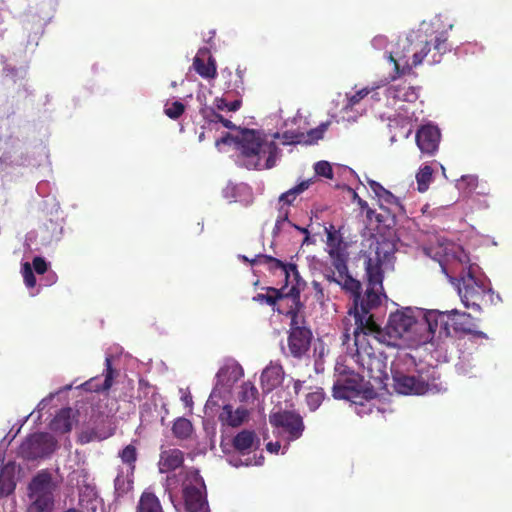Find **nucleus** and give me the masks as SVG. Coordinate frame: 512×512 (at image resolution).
I'll use <instances>...</instances> for the list:
<instances>
[{
	"mask_svg": "<svg viewBox=\"0 0 512 512\" xmlns=\"http://www.w3.org/2000/svg\"><path fill=\"white\" fill-rule=\"evenodd\" d=\"M241 104V99H235L232 102H228L225 98L217 97L214 100V105L217 110L236 111L239 110Z\"/></svg>",
	"mask_w": 512,
	"mask_h": 512,
	"instance_id": "obj_42",
	"label": "nucleus"
},
{
	"mask_svg": "<svg viewBox=\"0 0 512 512\" xmlns=\"http://www.w3.org/2000/svg\"><path fill=\"white\" fill-rule=\"evenodd\" d=\"M183 500L186 512H210L206 485L198 470L186 472L183 482Z\"/></svg>",
	"mask_w": 512,
	"mask_h": 512,
	"instance_id": "obj_10",
	"label": "nucleus"
},
{
	"mask_svg": "<svg viewBox=\"0 0 512 512\" xmlns=\"http://www.w3.org/2000/svg\"><path fill=\"white\" fill-rule=\"evenodd\" d=\"M441 133L437 126H420L416 132V144L423 155L434 156L439 149Z\"/></svg>",
	"mask_w": 512,
	"mask_h": 512,
	"instance_id": "obj_15",
	"label": "nucleus"
},
{
	"mask_svg": "<svg viewBox=\"0 0 512 512\" xmlns=\"http://www.w3.org/2000/svg\"><path fill=\"white\" fill-rule=\"evenodd\" d=\"M257 387L251 381L244 382L241 386L240 401L250 402L255 401L258 396Z\"/></svg>",
	"mask_w": 512,
	"mask_h": 512,
	"instance_id": "obj_41",
	"label": "nucleus"
},
{
	"mask_svg": "<svg viewBox=\"0 0 512 512\" xmlns=\"http://www.w3.org/2000/svg\"><path fill=\"white\" fill-rule=\"evenodd\" d=\"M354 198H357L358 203L361 206V208L366 209V212H367V210L369 208V204L365 200H362V198L358 197L356 192H354Z\"/></svg>",
	"mask_w": 512,
	"mask_h": 512,
	"instance_id": "obj_56",
	"label": "nucleus"
},
{
	"mask_svg": "<svg viewBox=\"0 0 512 512\" xmlns=\"http://www.w3.org/2000/svg\"><path fill=\"white\" fill-rule=\"evenodd\" d=\"M183 402H185L187 405L193 404L192 397L191 396H184L183 397Z\"/></svg>",
	"mask_w": 512,
	"mask_h": 512,
	"instance_id": "obj_59",
	"label": "nucleus"
},
{
	"mask_svg": "<svg viewBox=\"0 0 512 512\" xmlns=\"http://www.w3.org/2000/svg\"><path fill=\"white\" fill-rule=\"evenodd\" d=\"M389 93L396 100L410 101V103L418 98L416 88L406 84L390 87Z\"/></svg>",
	"mask_w": 512,
	"mask_h": 512,
	"instance_id": "obj_30",
	"label": "nucleus"
},
{
	"mask_svg": "<svg viewBox=\"0 0 512 512\" xmlns=\"http://www.w3.org/2000/svg\"><path fill=\"white\" fill-rule=\"evenodd\" d=\"M292 305H293V300L292 299H285L282 302V309L290 310Z\"/></svg>",
	"mask_w": 512,
	"mask_h": 512,
	"instance_id": "obj_58",
	"label": "nucleus"
},
{
	"mask_svg": "<svg viewBox=\"0 0 512 512\" xmlns=\"http://www.w3.org/2000/svg\"><path fill=\"white\" fill-rule=\"evenodd\" d=\"M433 179V169L431 166L425 165L416 173V183L418 191L425 192Z\"/></svg>",
	"mask_w": 512,
	"mask_h": 512,
	"instance_id": "obj_36",
	"label": "nucleus"
},
{
	"mask_svg": "<svg viewBox=\"0 0 512 512\" xmlns=\"http://www.w3.org/2000/svg\"><path fill=\"white\" fill-rule=\"evenodd\" d=\"M325 398V392L321 387H317L315 391L309 392L306 395V404L311 411L319 408Z\"/></svg>",
	"mask_w": 512,
	"mask_h": 512,
	"instance_id": "obj_38",
	"label": "nucleus"
},
{
	"mask_svg": "<svg viewBox=\"0 0 512 512\" xmlns=\"http://www.w3.org/2000/svg\"><path fill=\"white\" fill-rule=\"evenodd\" d=\"M249 410L243 407L233 409L231 404H225L218 416L223 425L230 427L241 426L242 423L248 420Z\"/></svg>",
	"mask_w": 512,
	"mask_h": 512,
	"instance_id": "obj_21",
	"label": "nucleus"
},
{
	"mask_svg": "<svg viewBox=\"0 0 512 512\" xmlns=\"http://www.w3.org/2000/svg\"><path fill=\"white\" fill-rule=\"evenodd\" d=\"M208 120L210 122H221L222 125L226 128H229V129H235L236 128V125H234L233 122H231V120H228V119H225L224 116H222L221 114H219V112L215 111V110H211V112L209 113V115L207 116Z\"/></svg>",
	"mask_w": 512,
	"mask_h": 512,
	"instance_id": "obj_46",
	"label": "nucleus"
},
{
	"mask_svg": "<svg viewBox=\"0 0 512 512\" xmlns=\"http://www.w3.org/2000/svg\"><path fill=\"white\" fill-rule=\"evenodd\" d=\"M174 436L179 439H187L193 432V425L189 419L178 418L172 427Z\"/></svg>",
	"mask_w": 512,
	"mask_h": 512,
	"instance_id": "obj_35",
	"label": "nucleus"
},
{
	"mask_svg": "<svg viewBox=\"0 0 512 512\" xmlns=\"http://www.w3.org/2000/svg\"><path fill=\"white\" fill-rule=\"evenodd\" d=\"M365 270L370 287L383 289V268L382 261L375 258H368L365 260Z\"/></svg>",
	"mask_w": 512,
	"mask_h": 512,
	"instance_id": "obj_24",
	"label": "nucleus"
},
{
	"mask_svg": "<svg viewBox=\"0 0 512 512\" xmlns=\"http://www.w3.org/2000/svg\"><path fill=\"white\" fill-rule=\"evenodd\" d=\"M284 370L281 364L270 363L261 374V385L267 392L273 391L274 388L281 385L283 382Z\"/></svg>",
	"mask_w": 512,
	"mask_h": 512,
	"instance_id": "obj_22",
	"label": "nucleus"
},
{
	"mask_svg": "<svg viewBox=\"0 0 512 512\" xmlns=\"http://www.w3.org/2000/svg\"><path fill=\"white\" fill-rule=\"evenodd\" d=\"M22 276L25 282L26 287L34 288L37 284V278L34 275L32 265L29 263H24L22 265Z\"/></svg>",
	"mask_w": 512,
	"mask_h": 512,
	"instance_id": "obj_43",
	"label": "nucleus"
},
{
	"mask_svg": "<svg viewBox=\"0 0 512 512\" xmlns=\"http://www.w3.org/2000/svg\"><path fill=\"white\" fill-rule=\"evenodd\" d=\"M396 250V243L390 238L380 237L377 240L376 245V258L380 261L388 260L391 255L394 254Z\"/></svg>",
	"mask_w": 512,
	"mask_h": 512,
	"instance_id": "obj_31",
	"label": "nucleus"
},
{
	"mask_svg": "<svg viewBox=\"0 0 512 512\" xmlns=\"http://www.w3.org/2000/svg\"><path fill=\"white\" fill-rule=\"evenodd\" d=\"M185 111L184 103L179 102V100H174V102H167L164 105V113L166 116L171 118L172 120H178L180 116L183 115Z\"/></svg>",
	"mask_w": 512,
	"mask_h": 512,
	"instance_id": "obj_39",
	"label": "nucleus"
},
{
	"mask_svg": "<svg viewBox=\"0 0 512 512\" xmlns=\"http://www.w3.org/2000/svg\"><path fill=\"white\" fill-rule=\"evenodd\" d=\"M193 67L198 75L203 78H215L217 76V64L213 57H209L205 63L204 59L197 56L193 59Z\"/></svg>",
	"mask_w": 512,
	"mask_h": 512,
	"instance_id": "obj_28",
	"label": "nucleus"
},
{
	"mask_svg": "<svg viewBox=\"0 0 512 512\" xmlns=\"http://www.w3.org/2000/svg\"><path fill=\"white\" fill-rule=\"evenodd\" d=\"M368 185H369L370 189L373 191V193L375 194V196L379 199V197L381 196V194L383 192L384 186H382V184L376 182V180H368Z\"/></svg>",
	"mask_w": 512,
	"mask_h": 512,
	"instance_id": "obj_50",
	"label": "nucleus"
},
{
	"mask_svg": "<svg viewBox=\"0 0 512 512\" xmlns=\"http://www.w3.org/2000/svg\"><path fill=\"white\" fill-rule=\"evenodd\" d=\"M311 286L314 289V291L316 292V299L317 300L324 299L325 294H324V290H323L320 282L312 281Z\"/></svg>",
	"mask_w": 512,
	"mask_h": 512,
	"instance_id": "obj_54",
	"label": "nucleus"
},
{
	"mask_svg": "<svg viewBox=\"0 0 512 512\" xmlns=\"http://www.w3.org/2000/svg\"><path fill=\"white\" fill-rule=\"evenodd\" d=\"M293 289H299L297 286H292L289 292L284 293L283 288L278 289L274 287L265 288L266 293H259L254 295L253 300L257 302H265L266 304L273 307L277 311V307H282V302L285 299L293 300Z\"/></svg>",
	"mask_w": 512,
	"mask_h": 512,
	"instance_id": "obj_18",
	"label": "nucleus"
},
{
	"mask_svg": "<svg viewBox=\"0 0 512 512\" xmlns=\"http://www.w3.org/2000/svg\"><path fill=\"white\" fill-rule=\"evenodd\" d=\"M379 205H385L386 207L396 209L400 214H405V208L400 199L393 194V192L383 189L381 196L378 199Z\"/></svg>",
	"mask_w": 512,
	"mask_h": 512,
	"instance_id": "obj_34",
	"label": "nucleus"
},
{
	"mask_svg": "<svg viewBox=\"0 0 512 512\" xmlns=\"http://www.w3.org/2000/svg\"><path fill=\"white\" fill-rule=\"evenodd\" d=\"M302 387H303V381H301V380H295L294 381L293 389H294L296 394H298L302 390Z\"/></svg>",
	"mask_w": 512,
	"mask_h": 512,
	"instance_id": "obj_57",
	"label": "nucleus"
},
{
	"mask_svg": "<svg viewBox=\"0 0 512 512\" xmlns=\"http://www.w3.org/2000/svg\"><path fill=\"white\" fill-rule=\"evenodd\" d=\"M382 293L383 289L370 286L366 289L363 297L361 287L358 293H351L354 297V306L349 309V315L354 317V329L350 333V328L346 327L342 335L344 345L349 343L351 335H353L357 361L367 370L369 376L375 379L380 377L375 374V371L382 373L383 362L370 341V337L373 340L376 339L380 328L379 324L374 321L371 310L381 305Z\"/></svg>",
	"mask_w": 512,
	"mask_h": 512,
	"instance_id": "obj_1",
	"label": "nucleus"
},
{
	"mask_svg": "<svg viewBox=\"0 0 512 512\" xmlns=\"http://www.w3.org/2000/svg\"><path fill=\"white\" fill-rule=\"evenodd\" d=\"M260 439L255 431L242 430L235 434L232 439L233 448L240 454H250L253 449L258 448Z\"/></svg>",
	"mask_w": 512,
	"mask_h": 512,
	"instance_id": "obj_20",
	"label": "nucleus"
},
{
	"mask_svg": "<svg viewBox=\"0 0 512 512\" xmlns=\"http://www.w3.org/2000/svg\"><path fill=\"white\" fill-rule=\"evenodd\" d=\"M104 380L101 381L99 376H94L88 381L83 383V388L90 392H104L111 389L113 380L118 375V372L113 367L112 355H107L105 358V369L103 371Z\"/></svg>",
	"mask_w": 512,
	"mask_h": 512,
	"instance_id": "obj_16",
	"label": "nucleus"
},
{
	"mask_svg": "<svg viewBox=\"0 0 512 512\" xmlns=\"http://www.w3.org/2000/svg\"><path fill=\"white\" fill-rule=\"evenodd\" d=\"M463 185H466L470 190H473L478 186V178L474 176H463L458 180V188L461 189Z\"/></svg>",
	"mask_w": 512,
	"mask_h": 512,
	"instance_id": "obj_49",
	"label": "nucleus"
},
{
	"mask_svg": "<svg viewBox=\"0 0 512 512\" xmlns=\"http://www.w3.org/2000/svg\"><path fill=\"white\" fill-rule=\"evenodd\" d=\"M31 267L38 275H43L47 271L48 266L44 258L35 257Z\"/></svg>",
	"mask_w": 512,
	"mask_h": 512,
	"instance_id": "obj_48",
	"label": "nucleus"
},
{
	"mask_svg": "<svg viewBox=\"0 0 512 512\" xmlns=\"http://www.w3.org/2000/svg\"><path fill=\"white\" fill-rule=\"evenodd\" d=\"M370 90L369 88H362L361 90L355 92L354 94H352L351 96L348 97V105L350 107H353L357 104H359V102L364 99L365 97L368 96Z\"/></svg>",
	"mask_w": 512,
	"mask_h": 512,
	"instance_id": "obj_47",
	"label": "nucleus"
},
{
	"mask_svg": "<svg viewBox=\"0 0 512 512\" xmlns=\"http://www.w3.org/2000/svg\"><path fill=\"white\" fill-rule=\"evenodd\" d=\"M57 488L58 484L54 481L50 471L40 470L37 472L27 486L30 503L26 512H53Z\"/></svg>",
	"mask_w": 512,
	"mask_h": 512,
	"instance_id": "obj_8",
	"label": "nucleus"
},
{
	"mask_svg": "<svg viewBox=\"0 0 512 512\" xmlns=\"http://www.w3.org/2000/svg\"><path fill=\"white\" fill-rule=\"evenodd\" d=\"M221 74L227 79L225 85L229 91H234L237 94L244 91V77L241 70H236L235 73H232L231 70L225 69L222 70Z\"/></svg>",
	"mask_w": 512,
	"mask_h": 512,
	"instance_id": "obj_29",
	"label": "nucleus"
},
{
	"mask_svg": "<svg viewBox=\"0 0 512 512\" xmlns=\"http://www.w3.org/2000/svg\"><path fill=\"white\" fill-rule=\"evenodd\" d=\"M426 321L428 323L429 332L435 334L438 330L439 337H448L451 335L449 321H451L455 334L486 337L485 333L478 330L477 323L468 312H460L458 310L446 312L431 311L427 314Z\"/></svg>",
	"mask_w": 512,
	"mask_h": 512,
	"instance_id": "obj_7",
	"label": "nucleus"
},
{
	"mask_svg": "<svg viewBox=\"0 0 512 512\" xmlns=\"http://www.w3.org/2000/svg\"><path fill=\"white\" fill-rule=\"evenodd\" d=\"M232 141H234L236 143V137H232V135L230 133H226L225 136L219 138V139H216V146L219 147L221 146L222 144H231Z\"/></svg>",
	"mask_w": 512,
	"mask_h": 512,
	"instance_id": "obj_53",
	"label": "nucleus"
},
{
	"mask_svg": "<svg viewBox=\"0 0 512 512\" xmlns=\"http://www.w3.org/2000/svg\"><path fill=\"white\" fill-rule=\"evenodd\" d=\"M253 262H259V264L267 265L269 270H281L286 277H289V271H296L297 266L294 264H285L282 260L271 257V255L260 254L253 260Z\"/></svg>",
	"mask_w": 512,
	"mask_h": 512,
	"instance_id": "obj_27",
	"label": "nucleus"
},
{
	"mask_svg": "<svg viewBox=\"0 0 512 512\" xmlns=\"http://www.w3.org/2000/svg\"><path fill=\"white\" fill-rule=\"evenodd\" d=\"M75 420L74 410L70 407L62 408L50 424V429L58 433L70 432Z\"/></svg>",
	"mask_w": 512,
	"mask_h": 512,
	"instance_id": "obj_23",
	"label": "nucleus"
},
{
	"mask_svg": "<svg viewBox=\"0 0 512 512\" xmlns=\"http://www.w3.org/2000/svg\"><path fill=\"white\" fill-rule=\"evenodd\" d=\"M444 275L456 284L458 295L467 309L480 312L483 307L495 305L501 300L495 294L483 275L477 273V268L469 264V257L464 250L459 249L444 261L439 262Z\"/></svg>",
	"mask_w": 512,
	"mask_h": 512,
	"instance_id": "obj_2",
	"label": "nucleus"
},
{
	"mask_svg": "<svg viewBox=\"0 0 512 512\" xmlns=\"http://www.w3.org/2000/svg\"><path fill=\"white\" fill-rule=\"evenodd\" d=\"M397 214H400L397 209L386 206H379V212L374 211L372 208L367 210L368 220L371 223L373 219L375 220L379 232L392 230L397 224Z\"/></svg>",
	"mask_w": 512,
	"mask_h": 512,
	"instance_id": "obj_17",
	"label": "nucleus"
},
{
	"mask_svg": "<svg viewBox=\"0 0 512 512\" xmlns=\"http://www.w3.org/2000/svg\"><path fill=\"white\" fill-rule=\"evenodd\" d=\"M439 379V376H435L434 369L431 374L429 372L418 375L397 373L393 375V386L395 391L401 394H425L440 391Z\"/></svg>",
	"mask_w": 512,
	"mask_h": 512,
	"instance_id": "obj_11",
	"label": "nucleus"
},
{
	"mask_svg": "<svg viewBox=\"0 0 512 512\" xmlns=\"http://www.w3.org/2000/svg\"><path fill=\"white\" fill-rule=\"evenodd\" d=\"M331 264L334 270L340 274L341 288L349 293H358L361 283L352 277L348 269L349 255L342 241H338L337 247L329 249Z\"/></svg>",
	"mask_w": 512,
	"mask_h": 512,
	"instance_id": "obj_13",
	"label": "nucleus"
},
{
	"mask_svg": "<svg viewBox=\"0 0 512 512\" xmlns=\"http://www.w3.org/2000/svg\"><path fill=\"white\" fill-rule=\"evenodd\" d=\"M136 512H164L160 499L151 490H145L139 498Z\"/></svg>",
	"mask_w": 512,
	"mask_h": 512,
	"instance_id": "obj_26",
	"label": "nucleus"
},
{
	"mask_svg": "<svg viewBox=\"0 0 512 512\" xmlns=\"http://www.w3.org/2000/svg\"><path fill=\"white\" fill-rule=\"evenodd\" d=\"M15 468L12 462H8L0 471V497L12 494L16 488L14 478Z\"/></svg>",
	"mask_w": 512,
	"mask_h": 512,
	"instance_id": "obj_25",
	"label": "nucleus"
},
{
	"mask_svg": "<svg viewBox=\"0 0 512 512\" xmlns=\"http://www.w3.org/2000/svg\"><path fill=\"white\" fill-rule=\"evenodd\" d=\"M236 144L244 157L247 166L255 169H269L276 164L280 150L273 140H267L261 133L255 130L244 128L236 137Z\"/></svg>",
	"mask_w": 512,
	"mask_h": 512,
	"instance_id": "obj_5",
	"label": "nucleus"
},
{
	"mask_svg": "<svg viewBox=\"0 0 512 512\" xmlns=\"http://www.w3.org/2000/svg\"><path fill=\"white\" fill-rule=\"evenodd\" d=\"M449 51L447 35L442 31L428 39L421 31L409 34L404 40L398 41V51L388 54V59L394 64L396 74H409L413 67L423 63H440L444 53Z\"/></svg>",
	"mask_w": 512,
	"mask_h": 512,
	"instance_id": "obj_3",
	"label": "nucleus"
},
{
	"mask_svg": "<svg viewBox=\"0 0 512 512\" xmlns=\"http://www.w3.org/2000/svg\"><path fill=\"white\" fill-rule=\"evenodd\" d=\"M338 241H341V238L335 236V232L328 230L327 231V245L329 249L337 247Z\"/></svg>",
	"mask_w": 512,
	"mask_h": 512,
	"instance_id": "obj_51",
	"label": "nucleus"
},
{
	"mask_svg": "<svg viewBox=\"0 0 512 512\" xmlns=\"http://www.w3.org/2000/svg\"><path fill=\"white\" fill-rule=\"evenodd\" d=\"M310 184V180H303L301 183L297 184L296 186H293L292 189L283 192L282 195H280L279 197V202H283L289 207L290 204L294 203V201L296 200L298 195H300V193L308 189Z\"/></svg>",
	"mask_w": 512,
	"mask_h": 512,
	"instance_id": "obj_33",
	"label": "nucleus"
},
{
	"mask_svg": "<svg viewBox=\"0 0 512 512\" xmlns=\"http://www.w3.org/2000/svg\"><path fill=\"white\" fill-rule=\"evenodd\" d=\"M427 315L423 320H418L415 311L411 308L396 310L388 318L385 328L380 327L375 341L387 346H397L401 339L413 340L414 334L427 327Z\"/></svg>",
	"mask_w": 512,
	"mask_h": 512,
	"instance_id": "obj_6",
	"label": "nucleus"
},
{
	"mask_svg": "<svg viewBox=\"0 0 512 512\" xmlns=\"http://www.w3.org/2000/svg\"><path fill=\"white\" fill-rule=\"evenodd\" d=\"M332 395L336 399H345L354 404H358V414L366 413L365 408L367 404L363 402H369L370 398H373V390H364L363 378L361 375L355 372L341 373L335 380L332 387Z\"/></svg>",
	"mask_w": 512,
	"mask_h": 512,
	"instance_id": "obj_9",
	"label": "nucleus"
},
{
	"mask_svg": "<svg viewBox=\"0 0 512 512\" xmlns=\"http://www.w3.org/2000/svg\"><path fill=\"white\" fill-rule=\"evenodd\" d=\"M56 439L47 432L33 433L21 443L19 454L26 460L42 459L54 453Z\"/></svg>",
	"mask_w": 512,
	"mask_h": 512,
	"instance_id": "obj_12",
	"label": "nucleus"
},
{
	"mask_svg": "<svg viewBox=\"0 0 512 512\" xmlns=\"http://www.w3.org/2000/svg\"><path fill=\"white\" fill-rule=\"evenodd\" d=\"M65 512H80L78 510H76V508H69L67 511Z\"/></svg>",
	"mask_w": 512,
	"mask_h": 512,
	"instance_id": "obj_61",
	"label": "nucleus"
},
{
	"mask_svg": "<svg viewBox=\"0 0 512 512\" xmlns=\"http://www.w3.org/2000/svg\"><path fill=\"white\" fill-rule=\"evenodd\" d=\"M266 448L270 453H278L281 448V444L279 442H269L267 443Z\"/></svg>",
	"mask_w": 512,
	"mask_h": 512,
	"instance_id": "obj_55",
	"label": "nucleus"
},
{
	"mask_svg": "<svg viewBox=\"0 0 512 512\" xmlns=\"http://www.w3.org/2000/svg\"><path fill=\"white\" fill-rule=\"evenodd\" d=\"M285 224L291 225L296 230H299V231L305 233L306 237L309 236V231L306 228H301V226H297V225L291 223V221L289 219V208L288 207L285 208V207L282 206L279 209L278 218H277L276 223L274 225L273 235L274 236L279 235L280 232L282 231L283 225H285Z\"/></svg>",
	"mask_w": 512,
	"mask_h": 512,
	"instance_id": "obj_32",
	"label": "nucleus"
},
{
	"mask_svg": "<svg viewBox=\"0 0 512 512\" xmlns=\"http://www.w3.org/2000/svg\"><path fill=\"white\" fill-rule=\"evenodd\" d=\"M315 172L317 175L321 177H325L327 179L333 178V169L331 167V163L327 161H318L315 164Z\"/></svg>",
	"mask_w": 512,
	"mask_h": 512,
	"instance_id": "obj_45",
	"label": "nucleus"
},
{
	"mask_svg": "<svg viewBox=\"0 0 512 512\" xmlns=\"http://www.w3.org/2000/svg\"><path fill=\"white\" fill-rule=\"evenodd\" d=\"M92 439H93V437H87V438L85 439V442H89V440H92Z\"/></svg>",
	"mask_w": 512,
	"mask_h": 512,
	"instance_id": "obj_62",
	"label": "nucleus"
},
{
	"mask_svg": "<svg viewBox=\"0 0 512 512\" xmlns=\"http://www.w3.org/2000/svg\"><path fill=\"white\" fill-rule=\"evenodd\" d=\"M184 454L182 450L177 448H170L162 450L159 455V472L168 473L175 471V469L183 466Z\"/></svg>",
	"mask_w": 512,
	"mask_h": 512,
	"instance_id": "obj_19",
	"label": "nucleus"
},
{
	"mask_svg": "<svg viewBox=\"0 0 512 512\" xmlns=\"http://www.w3.org/2000/svg\"><path fill=\"white\" fill-rule=\"evenodd\" d=\"M205 138L204 132L199 134V140L202 141Z\"/></svg>",
	"mask_w": 512,
	"mask_h": 512,
	"instance_id": "obj_60",
	"label": "nucleus"
},
{
	"mask_svg": "<svg viewBox=\"0 0 512 512\" xmlns=\"http://www.w3.org/2000/svg\"><path fill=\"white\" fill-rule=\"evenodd\" d=\"M269 422L273 427L287 433L288 439L300 438L304 431V422L300 414L292 410H279L269 415Z\"/></svg>",
	"mask_w": 512,
	"mask_h": 512,
	"instance_id": "obj_14",
	"label": "nucleus"
},
{
	"mask_svg": "<svg viewBox=\"0 0 512 512\" xmlns=\"http://www.w3.org/2000/svg\"><path fill=\"white\" fill-rule=\"evenodd\" d=\"M119 456L122 462L128 465L131 473H133L136 468L138 456L136 447L133 446V444H128L125 448L121 449V451L119 452Z\"/></svg>",
	"mask_w": 512,
	"mask_h": 512,
	"instance_id": "obj_37",
	"label": "nucleus"
},
{
	"mask_svg": "<svg viewBox=\"0 0 512 512\" xmlns=\"http://www.w3.org/2000/svg\"><path fill=\"white\" fill-rule=\"evenodd\" d=\"M116 494L119 496L125 495L133 488V481L131 478H126L122 474H117L114 480Z\"/></svg>",
	"mask_w": 512,
	"mask_h": 512,
	"instance_id": "obj_40",
	"label": "nucleus"
},
{
	"mask_svg": "<svg viewBox=\"0 0 512 512\" xmlns=\"http://www.w3.org/2000/svg\"><path fill=\"white\" fill-rule=\"evenodd\" d=\"M325 277L328 282L339 284L341 287L340 274L336 275V272L334 270H329V271L327 270L325 272Z\"/></svg>",
	"mask_w": 512,
	"mask_h": 512,
	"instance_id": "obj_52",
	"label": "nucleus"
},
{
	"mask_svg": "<svg viewBox=\"0 0 512 512\" xmlns=\"http://www.w3.org/2000/svg\"><path fill=\"white\" fill-rule=\"evenodd\" d=\"M305 306L301 301L300 289L292 290V307L290 310L277 308V312L290 318L288 328V351L294 358L307 355L312 344V329L304 316Z\"/></svg>",
	"mask_w": 512,
	"mask_h": 512,
	"instance_id": "obj_4",
	"label": "nucleus"
},
{
	"mask_svg": "<svg viewBox=\"0 0 512 512\" xmlns=\"http://www.w3.org/2000/svg\"><path fill=\"white\" fill-rule=\"evenodd\" d=\"M329 124L330 122H322L318 127L312 128L309 132H307V142L314 143V141L322 139Z\"/></svg>",
	"mask_w": 512,
	"mask_h": 512,
	"instance_id": "obj_44",
	"label": "nucleus"
},
{
	"mask_svg": "<svg viewBox=\"0 0 512 512\" xmlns=\"http://www.w3.org/2000/svg\"><path fill=\"white\" fill-rule=\"evenodd\" d=\"M300 140H295V139H292L291 142L292 143H299Z\"/></svg>",
	"mask_w": 512,
	"mask_h": 512,
	"instance_id": "obj_63",
	"label": "nucleus"
}]
</instances>
